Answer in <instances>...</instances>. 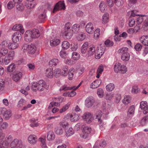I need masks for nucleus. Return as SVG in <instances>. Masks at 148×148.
Listing matches in <instances>:
<instances>
[{
    "label": "nucleus",
    "mask_w": 148,
    "mask_h": 148,
    "mask_svg": "<svg viewBox=\"0 0 148 148\" xmlns=\"http://www.w3.org/2000/svg\"><path fill=\"white\" fill-rule=\"evenodd\" d=\"M95 102V100L92 97H88L85 101L86 105L88 108L91 106Z\"/></svg>",
    "instance_id": "2eb2a0df"
},
{
    "label": "nucleus",
    "mask_w": 148,
    "mask_h": 148,
    "mask_svg": "<svg viewBox=\"0 0 148 148\" xmlns=\"http://www.w3.org/2000/svg\"><path fill=\"white\" fill-rule=\"evenodd\" d=\"M114 2L116 5L119 7L122 6L124 3L123 0H114Z\"/></svg>",
    "instance_id": "bf43d9fd"
},
{
    "label": "nucleus",
    "mask_w": 148,
    "mask_h": 148,
    "mask_svg": "<svg viewBox=\"0 0 148 148\" xmlns=\"http://www.w3.org/2000/svg\"><path fill=\"white\" fill-rule=\"evenodd\" d=\"M66 136L67 137H69L72 135L74 133V131L72 127L69 128L68 130L66 132Z\"/></svg>",
    "instance_id": "79ce46f5"
},
{
    "label": "nucleus",
    "mask_w": 148,
    "mask_h": 148,
    "mask_svg": "<svg viewBox=\"0 0 148 148\" xmlns=\"http://www.w3.org/2000/svg\"><path fill=\"white\" fill-rule=\"evenodd\" d=\"M0 111L3 115V118L6 119H8L12 115L11 111L10 110H7L5 108H1Z\"/></svg>",
    "instance_id": "1a4fd4ad"
},
{
    "label": "nucleus",
    "mask_w": 148,
    "mask_h": 148,
    "mask_svg": "<svg viewBox=\"0 0 148 148\" xmlns=\"http://www.w3.org/2000/svg\"><path fill=\"white\" fill-rule=\"evenodd\" d=\"M45 76L48 78H52L53 75V69L50 68L46 69L45 70Z\"/></svg>",
    "instance_id": "a211bd4d"
},
{
    "label": "nucleus",
    "mask_w": 148,
    "mask_h": 148,
    "mask_svg": "<svg viewBox=\"0 0 148 148\" xmlns=\"http://www.w3.org/2000/svg\"><path fill=\"white\" fill-rule=\"evenodd\" d=\"M148 120V115H146L140 121L141 124L143 125H145L147 122Z\"/></svg>",
    "instance_id": "8fccbe9b"
},
{
    "label": "nucleus",
    "mask_w": 148,
    "mask_h": 148,
    "mask_svg": "<svg viewBox=\"0 0 148 148\" xmlns=\"http://www.w3.org/2000/svg\"><path fill=\"white\" fill-rule=\"evenodd\" d=\"M46 15L44 14H41L38 16V21L40 23H43L46 20Z\"/></svg>",
    "instance_id": "58836bf2"
},
{
    "label": "nucleus",
    "mask_w": 148,
    "mask_h": 148,
    "mask_svg": "<svg viewBox=\"0 0 148 148\" xmlns=\"http://www.w3.org/2000/svg\"><path fill=\"white\" fill-rule=\"evenodd\" d=\"M55 138V136L53 131H51L48 132L47 136V138L48 140H53Z\"/></svg>",
    "instance_id": "bb28decb"
},
{
    "label": "nucleus",
    "mask_w": 148,
    "mask_h": 148,
    "mask_svg": "<svg viewBox=\"0 0 148 148\" xmlns=\"http://www.w3.org/2000/svg\"><path fill=\"white\" fill-rule=\"evenodd\" d=\"M61 71L60 69H55L54 71V74L56 77H58L60 76Z\"/></svg>",
    "instance_id": "6e6d98bb"
},
{
    "label": "nucleus",
    "mask_w": 148,
    "mask_h": 148,
    "mask_svg": "<svg viewBox=\"0 0 148 148\" xmlns=\"http://www.w3.org/2000/svg\"><path fill=\"white\" fill-rule=\"evenodd\" d=\"M21 38V34L18 32L14 33L12 36V40L13 42H17Z\"/></svg>",
    "instance_id": "dca6fc26"
},
{
    "label": "nucleus",
    "mask_w": 148,
    "mask_h": 148,
    "mask_svg": "<svg viewBox=\"0 0 148 148\" xmlns=\"http://www.w3.org/2000/svg\"><path fill=\"white\" fill-rule=\"evenodd\" d=\"M135 109L134 106L133 105L131 106L128 110V112L130 114H133L134 113Z\"/></svg>",
    "instance_id": "69168bd1"
},
{
    "label": "nucleus",
    "mask_w": 148,
    "mask_h": 148,
    "mask_svg": "<svg viewBox=\"0 0 148 148\" xmlns=\"http://www.w3.org/2000/svg\"><path fill=\"white\" fill-rule=\"evenodd\" d=\"M101 82L99 80L94 81L91 84L90 88L92 89H95L97 88L100 84Z\"/></svg>",
    "instance_id": "393cba45"
},
{
    "label": "nucleus",
    "mask_w": 148,
    "mask_h": 148,
    "mask_svg": "<svg viewBox=\"0 0 148 148\" xmlns=\"http://www.w3.org/2000/svg\"><path fill=\"white\" fill-rule=\"evenodd\" d=\"M15 143H17L16 147V148H21L22 147L23 144L21 141L18 140L17 139H14L12 141V143L14 144Z\"/></svg>",
    "instance_id": "473e14b6"
},
{
    "label": "nucleus",
    "mask_w": 148,
    "mask_h": 148,
    "mask_svg": "<svg viewBox=\"0 0 148 148\" xmlns=\"http://www.w3.org/2000/svg\"><path fill=\"white\" fill-rule=\"evenodd\" d=\"M80 56L79 53L76 52H73L72 54V58L75 60H77L80 58Z\"/></svg>",
    "instance_id": "c03bdc74"
},
{
    "label": "nucleus",
    "mask_w": 148,
    "mask_h": 148,
    "mask_svg": "<svg viewBox=\"0 0 148 148\" xmlns=\"http://www.w3.org/2000/svg\"><path fill=\"white\" fill-rule=\"evenodd\" d=\"M32 38V36L30 34V30L27 31L25 34V39L27 42H29L31 41Z\"/></svg>",
    "instance_id": "5701e85b"
},
{
    "label": "nucleus",
    "mask_w": 148,
    "mask_h": 148,
    "mask_svg": "<svg viewBox=\"0 0 148 148\" xmlns=\"http://www.w3.org/2000/svg\"><path fill=\"white\" fill-rule=\"evenodd\" d=\"M77 39L79 41H82L85 38V36L82 33H80L77 36Z\"/></svg>",
    "instance_id": "5fc2aeb1"
},
{
    "label": "nucleus",
    "mask_w": 148,
    "mask_h": 148,
    "mask_svg": "<svg viewBox=\"0 0 148 148\" xmlns=\"http://www.w3.org/2000/svg\"><path fill=\"white\" fill-rule=\"evenodd\" d=\"M142 48V45L140 43H137L134 47V48L137 51H140Z\"/></svg>",
    "instance_id": "338daca9"
},
{
    "label": "nucleus",
    "mask_w": 148,
    "mask_h": 148,
    "mask_svg": "<svg viewBox=\"0 0 148 148\" xmlns=\"http://www.w3.org/2000/svg\"><path fill=\"white\" fill-rule=\"evenodd\" d=\"M97 93L99 96L100 97H102L103 95V89L101 88H99L98 89Z\"/></svg>",
    "instance_id": "0e129e2a"
},
{
    "label": "nucleus",
    "mask_w": 148,
    "mask_h": 148,
    "mask_svg": "<svg viewBox=\"0 0 148 148\" xmlns=\"http://www.w3.org/2000/svg\"><path fill=\"white\" fill-rule=\"evenodd\" d=\"M55 133L58 135H61L63 133V130L60 127H58L55 130Z\"/></svg>",
    "instance_id": "680f3d73"
},
{
    "label": "nucleus",
    "mask_w": 148,
    "mask_h": 148,
    "mask_svg": "<svg viewBox=\"0 0 148 148\" xmlns=\"http://www.w3.org/2000/svg\"><path fill=\"white\" fill-rule=\"evenodd\" d=\"M67 116L70 117L71 121L72 122L77 121L79 118V116L75 113H73L72 114H67Z\"/></svg>",
    "instance_id": "aec40b11"
},
{
    "label": "nucleus",
    "mask_w": 148,
    "mask_h": 148,
    "mask_svg": "<svg viewBox=\"0 0 148 148\" xmlns=\"http://www.w3.org/2000/svg\"><path fill=\"white\" fill-rule=\"evenodd\" d=\"M37 120H34L32 119L30 120L31 124L30 125V126L32 127H37L39 125V123L37 122Z\"/></svg>",
    "instance_id": "a18cd8bd"
},
{
    "label": "nucleus",
    "mask_w": 148,
    "mask_h": 148,
    "mask_svg": "<svg viewBox=\"0 0 148 148\" xmlns=\"http://www.w3.org/2000/svg\"><path fill=\"white\" fill-rule=\"evenodd\" d=\"M141 43L145 46H148V36H143L139 39Z\"/></svg>",
    "instance_id": "f3484780"
},
{
    "label": "nucleus",
    "mask_w": 148,
    "mask_h": 148,
    "mask_svg": "<svg viewBox=\"0 0 148 148\" xmlns=\"http://www.w3.org/2000/svg\"><path fill=\"white\" fill-rule=\"evenodd\" d=\"M88 42H86L84 43L81 48V52L82 55L86 57H87L86 55L88 52Z\"/></svg>",
    "instance_id": "9d476101"
},
{
    "label": "nucleus",
    "mask_w": 148,
    "mask_h": 148,
    "mask_svg": "<svg viewBox=\"0 0 148 148\" xmlns=\"http://www.w3.org/2000/svg\"><path fill=\"white\" fill-rule=\"evenodd\" d=\"M74 72V69L73 68H71L69 69L68 72V79L69 80L73 79Z\"/></svg>",
    "instance_id": "a878e982"
},
{
    "label": "nucleus",
    "mask_w": 148,
    "mask_h": 148,
    "mask_svg": "<svg viewBox=\"0 0 148 148\" xmlns=\"http://www.w3.org/2000/svg\"><path fill=\"white\" fill-rule=\"evenodd\" d=\"M22 75V73L20 72L14 75L12 77L13 80L15 82L18 81L21 78Z\"/></svg>",
    "instance_id": "c756f323"
},
{
    "label": "nucleus",
    "mask_w": 148,
    "mask_h": 148,
    "mask_svg": "<svg viewBox=\"0 0 148 148\" xmlns=\"http://www.w3.org/2000/svg\"><path fill=\"white\" fill-rule=\"evenodd\" d=\"M143 15H140L139 17H138L137 19V23L138 24H141L143 20L144 19V18Z\"/></svg>",
    "instance_id": "052dcab7"
},
{
    "label": "nucleus",
    "mask_w": 148,
    "mask_h": 148,
    "mask_svg": "<svg viewBox=\"0 0 148 148\" xmlns=\"http://www.w3.org/2000/svg\"><path fill=\"white\" fill-rule=\"evenodd\" d=\"M27 2H26L25 5L27 9H31L34 7V5L33 2L34 0H27Z\"/></svg>",
    "instance_id": "c85d7f7f"
},
{
    "label": "nucleus",
    "mask_w": 148,
    "mask_h": 148,
    "mask_svg": "<svg viewBox=\"0 0 148 148\" xmlns=\"http://www.w3.org/2000/svg\"><path fill=\"white\" fill-rule=\"evenodd\" d=\"M82 133L81 136L83 138H86L89 136V134L91 133V128L88 126H82Z\"/></svg>",
    "instance_id": "20e7f679"
},
{
    "label": "nucleus",
    "mask_w": 148,
    "mask_h": 148,
    "mask_svg": "<svg viewBox=\"0 0 148 148\" xmlns=\"http://www.w3.org/2000/svg\"><path fill=\"white\" fill-rule=\"evenodd\" d=\"M140 108L143 110V113L146 114L148 112V105L146 101H142L140 103Z\"/></svg>",
    "instance_id": "f8f14e48"
},
{
    "label": "nucleus",
    "mask_w": 148,
    "mask_h": 148,
    "mask_svg": "<svg viewBox=\"0 0 148 148\" xmlns=\"http://www.w3.org/2000/svg\"><path fill=\"white\" fill-rule=\"evenodd\" d=\"M13 29L15 31H19L23 34L24 32L23 26L21 24H16L14 25L13 27Z\"/></svg>",
    "instance_id": "4be33fe9"
},
{
    "label": "nucleus",
    "mask_w": 148,
    "mask_h": 148,
    "mask_svg": "<svg viewBox=\"0 0 148 148\" xmlns=\"http://www.w3.org/2000/svg\"><path fill=\"white\" fill-rule=\"evenodd\" d=\"M100 29L98 28L96 29L94 32V38L97 39L99 38L100 35Z\"/></svg>",
    "instance_id": "c9c22d12"
},
{
    "label": "nucleus",
    "mask_w": 148,
    "mask_h": 148,
    "mask_svg": "<svg viewBox=\"0 0 148 148\" xmlns=\"http://www.w3.org/2000/svg\"><path fill=\"white\" fill-rule=\"evenodd\" d=\"M0 53L2 56H5L8 52V49L7 48L0 47Z\"/></svg>",
    "instance_id": "3c124183"
},
{
    "label": "nucleus",
    "mask_w": 148,
    "mask_h": 148,
    "mask_svg": "<svg viewBox=\"0 0 148 148\" xmlns=\"http://www.w3.org/2000/svg\"><path fill=\"white\" fill-rule=\"evenodd\" d=\"M121 64L119 62L116 63L114 66V70L115 72L117 73L119 71L121 66Z\"/></svg>",
    "instance_id": "a19ab883"
},
{
    "label": "nucleus",
    "mask_w": 148,
    "mask_h": 148,
    "mask_svg": "<svg viewBox=\"0 0 148 148\" xmlns=\"http://www.w3.org/2000/svg\"><path fill=\"white\" fill-rule=\"evenodd\" d=\"M65 8V6L64 2L63 1H60L56 4L53 10V12L54 13L57 11L61 10H64Z\"/></svg>",
    "instance_id": "0eeeda50"
},
{
    "label": "nucleus",
    "mask_w": 148,
    "mask_h": 148,
    "mask_svg": "<svg viewBox=\"0 0 148 148\" xmlns=\"http://www.w3.org/2000/svg\"><path fill=\"white\" fill-rule=\"evenodd\" d=\"M131 100V97L129 95H125L123 100V102L124 104L127 105L130 103Z\"/></svg>",
    "instance_id": "f704fd0d"
},
{
    "label": "nucleus",
    "mask_w": 148,
    "mask_h": 148,
    "mask_svg": "<svg viewBox=\"0 0 148 148\" xmlns=\"http://www.w3.org/2000/svg\"><path fill=\"white\" fill-rule=\"evenodd\" d=\"M94 29L93 25L92 23L89 22L87 24L85 27V30L87 33L89 34H92Z\"/></svg>",
    "instance_id": "ddd939ff"
},
{
    "label": "nucleus",
    "mask_w": 148,
    "mask_h": 148,
    "mask_svg": "<svg viewBox=\"0 0 148 148\" xmlns=\"http://www.w3.org/2000/svg\"><path fill=\"white\" fill-rule=\"evenodd\" d=\"M59 62V61L57 59L54 58L50 60L49 62V64L51 66H56Z\"/></svg>",
    "instance_id": "e433bc0d"
},
{
    "label": "nucleus",
    "mask_w": 148,
    "mask_h": 148,
    "mask_svg": "<svg viewBox=\"0 0 148 148\" xmlns=\"http://www.w3.org/2000/svg\"><path fill=\"white\" fill-rule=\"evenodd\" d=\"M30 34L32 38H37L40 36V32L38 29H34L30 31Z\"/></svg>",
    "instance_id": "6ab92c4d"
},
{
    "label": "nucleus",
    "mask_w": 148,
    "mask_h": 148,
    "mask_svg": "<svg viewBox=\"0 0 148 148\" xmlns=\"http://www.w3.org/2000/svg\"><path fill=\"white\" fill-rule=\"evenodd\" d=\"M121 99V95L120 94L116 95L114 99V102L116 103H119Z\"/></svg>",
    "instance_id": "e2e57ef3"
},
{
    "label": "nucleus",
    "mask_w": 148,
    "mask_h": 148,
    "mask_svg": "<svg viewBox=\"0 0 148 148\" xmlns=\"http://www.w3.org/2000/svg\"><path fill=\"white\" fill-rule=\"evenodd\" d=\"M79 26L78 24H76L74 25L72 27V31L75 33L77 32L79 29Z\"/></svg>",
    "instance_id": "603ef678"
},
{
    "label": "nucleus",
    "mask_w": 148,
    "mask_h": 148,
    "mask_svg": "<svg viewBox=\"0 0 148 148\" xmlns=\"http://www.w3.org/2000/svg\"><path fill=\"white\" fill-rule=\"evenodd\" d=\"M37 138L34 135H30L28 138L29 142L31 144H34L36 142Z\"/></svg>",
    "instance_id": "412c9836"
},
{
    "label": "nucleus",
    "mask_w": 148,
    "mask_h": 148,
    "mask_svg": "<svg viewBox=\"0 0 148 148\" xmlns=\"http://www.w3.org/2000/svg\"><path fill=\"white\" fill-rule=\"evenodd\" d=\"M102 112L100 111L98 112L96 116V119H98V122L100 124L102 123V120L101 119V118L102 116Z\"/></svg>",
    "instance_id": "de8ad7c7"
},
{
    "label": "nucleus",
    "mask_w": 148,
    "mask_h": 148,
    "mask_svg": "<svg viewBox=\"0 0 148 148\" xmlns=\"http://www.w3.org/2000/svg\"><path fill=\"white\" fill-rule=\"evenodd\" d=\"M71 104V102H68L66 105L63 106L61 109L60 110L59 112L62 113L65 112L68 109Z\"/></svg>",
    "instance_id": "2f4dec72"
},
{
    "label": "nucleus",
    "mask_w": 148,
    "mask_h": 148,
    "mask_svg": "<svg viewBox=\"0 0 148 148\" xmlns=\"http://www.w3.org/2000/svg\"><path fill=\"white\" fill-rule=\"evenodd\" d=\"M109 15L108 13L105 14L102 16V22L103 24L106 23L108 21Z\"/></svg>",
    "instance_id": "7c9ffc66"
},
{
    "label": "nucleus",
    "mask_w": 148,
    "mask_h": 148,
    "mask_svg": "<svg viewBox=\"0 0 148 148\" xmlns=\"http://www.w3.org/2000/svg\"><path fill=\"white\" fill-rule=\"evenodd\" d=\"M10 44V41L7 40H4L1 42L0 45V47L7 48L8 47L9 48Z\"/></svg>",
    "instance_id": "cd10ccee"
},
{
    "label": "nucleus",
    "mask_w": 148,
    "mask_h": 148,
    "mask_svg": "<svg viewBox=\"0 0 148 148\" xmlns=\"http://www.w3.org/2000/svg\"><path fill=\"white\" fill-rule=\"evenodd\" d=\"M12 140V137L11 136H9L7 139H5L0 141V148H8L9 143Z\"/></svg>",
    "instance_id": "423d86ee"
},
{
    "label": "nucleus",
    "mask_w": 148,
    "mask_h": 148,
    "mask_svg": "<svg viewBox=\"0 0 148 148\" xmlns=\"http://www.w3.org/2000/svg\"><path fill=\"white\" fill-rule=\"evenodd\" d=\"M104 43L107 47H112L114 44L113 42L109 39L105 41Z\"/></svg>",
    "instance_id": "13d9d810"
},
{
    "label": "nucleus",
    "mask_w": 148,
    "mask_h": 148,
    "mask_svg": "<svg viewBox=\"0 0 148 148\" xmlns=\"http://www.w3.org/2000/svg\"><path fill=\"white\" fill-rule=\"evenodd\" d=\"M60 42V40L57 38H54L50 41V45L51 46H56Z\"/></svg>",
    "instance_id": "b1692460"
},
{
    "label": "nucleus",
    "mask_w": 148,
    "mask_h": 148,
    "mask_svg": "<svg viewBox=\"0 0 148 148\" xmlns=\"http://www.w3.org/2000/svg\"><path fill=\"white\" fill-rule=\"evenodd\" d=\"M81 84V82L76 87L75 86L68 87L66 85H64L61 86L60 89V91L63 90L66 91L71 90H75L80 87Z\"/></svg>",
    "instance_id": "9b49d317"
},
{
    "label": "nucleus",
    "mask_w": 148,
    "mask_h": 148,
    "mask_svg": "<svg viewBox=\"0 0 148 148\" xmlns=\"http://www.w3.org/2000/svg\"><path fill=\"white\" fill-rule=\"evenodd\" d=\"M95 47L93 45L90 46L88 49V52L86 56L88 58L89 56H91L93 55L95 53Z\"/></svg>",
    "instance_id": "4468645a"
},
{
    "label": "nucleus",
    "mask_w": 148,
    "mask_h": 148,
    "mask_svg": "<svg viewBox=\"0 0 148 148\" xmlns=\"http://www.w3.org/2000/svg\"><path fill=\"white\" fill-rule=\"evenodd\" d=\"M68 66H64L62 71V74L64 76H66L67 75V72L68 71Z\"/></svg>",
    "instance_id": "864d4df0"
},
{
    "label": "nucleus",
    "mask_w": 148,
    "mask_h": 148,
    "mask_svg": "<svg viewBox=\"0 0 148 148\" xmlns=\"http://www.w3.org/2000/svg\"><path fill=\"white\" fill-rule=\"evenodd\" d=\"M128 48L126 47H123L119 49L118 53L122 54L121 59L123 61H128L130 58V55L128 52Z\"/></svg>",
    "instance_id": "f03ea898"
},
{
    "label": "nucleus",
    "mask_w": 148,
    "mask_h": 148,
    "mask_svg": "<svg viewBox=\"0 0 148 148\" xmlns=\"http://www.w3.org/2000/svg\"><path fill=\"white\" fill-rule=\"evenodd\" d=\"M71 25L69 24H67L65 25L64 32L63 33V35L67 39H70L72 36V34L70 29Z\"/></svg>",
    "instance_id": "39448f33"
},
{
    "label": "nucleus",
    "mask_w": 148,
    "mask_h": 148,
    "mask_svg": "<svg viewBox=\"0 0 148 148\" xmlns=\"http://www.w3.org/2000/svg\"><path fill=\"white\" fill-rule=\"evenodd\" d=\"M114 84L112 83L109 84L106 86V90L108 91H112L114 89Z\"/></svg>",
    "instance_id": "09e8293b"
},
{
    "label": "nucleus",
    "mask_w": 148,
    "mask_h": 148,
    "mask_svg": "<svg viewBox=\"0 0 148 148\" xmlns=\"http://www.w3.org/2000/svg\"><path fill=\"white\" fill-rule=\"evenodd\" d=\"M16 8L18 10L22 11L24 10L25 6L24 5L20 3L16 5Z\"/></svg>",
    "instance_id": "774afa93"
},
{
    "label": "nucleus",
    "mask_w": 148,
    "mask_h": 148,
    "mask_svg": "<svg viewBox=\"0 0 148 148\" xmlns=\"http://www.w3.org/2000/svg\"><path fill=\"white\" fill-rule=\"evenodd\" d=\"M103 70V66H99L97 70L96 77L99 78Z\"/></svg>",
    "instance_id": "72a5a7b5"
},
{
    "label": "nucleus",
    "mask_w": 148,
    "mask_h": 148,
    "mask_svg": "<svg viewBox=\"0 0 148 148\" xmlns=\"http://www.w3.org/2000/svg\"><path fill=\"white\" fill-rule=\"evenodd\" d=\"M39 141L41 143L42 147V148H47L46 143H45V138H42L40 137L39 138Z\"/></svg>",
    "instance_id": "37998d69"
},
{
    "label": "nucleus",
    "mask_w": 148,
    "mask_h": 148,
    "mask_svg": "<svg viewBox=\"0 0 148 148\" xmlns=\"http://www.w3.org/2000/svg\"><path fill=\"white\" fill-rule=\"evenodd\" d=\"M70 46L69 43L67 41H64L62 43V47L63 49H67L70 47Z\"/></svg>",
    "instance_id": "4c0bfd02"
},
{
    "label": "nucleus",
    "mask_w": 148,
    "mask_h": 148,
    "mask_svg": "<svg viewBox=\"0 0 148 148\" xmlns=\"http://www.w3.org/2000/svg\"><path fill=\"white\" fill-rule=\"evenodd\" d=\"M18 47V44L15 42H11L10 41L9 49H14Z\"/></svg>",
    "instance_id": "ea45409f"
},
{
    "label": "nucleus",
    "mask_w": 148,
    "mask_h": 148,
    "mask_svg": "<svg viewBox=\"0 0 148 148\" xmlns=\"http://www.w3.org/2000/svg\"><path fill=\"white\" fill-rule=\"evenodd\" d=\"M9 58H10V60H12L14 56V51H9L8 55L6 56Z\"/></svg>",
    "instance_id": "4d7b16f0"
},
{
    "label": "nucleus",
    "mask_w": 148,
    "mask_h": 148,
    "mask_svg": "<svg viewBox=\"0 0 148 148\" xmlns=\"http://www.w3.org/2000/svg\"><path fill=\"white\" fill-rule=\"evenodd\" d=\"M15 64L14 63H12L8 67L7 70L8 72H12L15 69Z\"/></svg>",
    "instance_id": "49530a36"
},
{
    "label": "nucleus",
    "mask_w": 148,
    "mask_h": 148,
    "mask_svg": "<svg viewBox=\"0 0 148 148\" xmlns=\"http://www.w3.org/2000/svg\"><path fill=\"white\" fill-rule=\"evenodd\" d=\"M83 119L88 123H90L93 119V115L90 113H84L82 116Z\"/></svg>",
    "instance_id": "6e6552de"
},
{
    "label": "nucleus",
    "mask_w": 148,
    "mask_h": 148,
    "mask_svg": "<svg viewBox=\"0 0 148 148\" xmlns=\"http://www.w3.org/2000/svg\"><path fill=\"white\" fill-rule=\"evenodd\" d=\"M47 86L45 81L40 80L38 82H34L32 86V90L34 91L39 90L42 91L46 88Z\"/></svg>",
    "instance_id": "f257e3e1"
},
{
    "label": "nucleus",
    "mask_w": 148,
    "mask_h": 148,
    "mask_svg": "<svg viewBox=\"0 0 148 148\" xmlns=\"http://www.w3.org/2000/svg\"><path fill=\"white\" fill-rule=\"evenodd\" d=\"M22 49L24 52L27 51L29 54H34L37 50L36 46L33 45L25 44L23 46Z\"/></svg>",
    "instance_id": "7ed1b4c3"
}]
</instances>
